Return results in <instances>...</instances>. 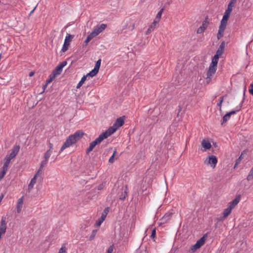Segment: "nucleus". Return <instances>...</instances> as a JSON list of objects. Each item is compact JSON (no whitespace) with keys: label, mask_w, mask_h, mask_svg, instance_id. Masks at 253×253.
I'll return each instance as SVG.
<instances>
[{"label":"nucleus","mask_w":253,"mask_h":253,"mask_svg":"<svg viewBox=\"0 0 253 253\" xmlns=\"http://www.w3.org/2000/svg\"><path fill=\"white\" fill-rule=\"evenodd\" d=\"M205 242V238L204 236L198 240L196 244L192 245L190 248V251L192 253L195 252L197 249H199L202 246L204 245Z\"/></svg>","instance_id":"9d476101"},{"label":"nucleus","mask_w":253,"mask_h":253,"mask_svg":"<svg viewBox=\"0 0 253 253\" xmlns=\"http://www.w3.org/2000/svg\"><path fill=\"white\" fill-rule=\"evenodd\" d=\"M124 124V117H120L117 119L115 123L114 124V126L116 127L117 128H119L121 126H122Z\"/></svg>","instance_id":"6ab92c4d"},{"label":"nucleus","mask_w":253,"mask_h":253,"mask_svg":"<svg viewBox=\"0 0 253 253\" xmlns=\"http://www.w3.org/2000/svg\"><path fill=\"white\" fill-rule=\"evenodd\" d=\"M104 221V220H103V219L100 217L97 220H96L95 224L96 226L99 227L101 225Z\"/></svg>","instance_id":"c9c22d12"},{"label":"nucleus","mask_w":253,"mask_h":253,"mask_svg":"<svg viewBox=\"0 0 253 253\" xmlns=\"http://www.w3.org/2000/svg\"><path fill=\"white\" fill-rule=\"evenodd\" d=\"M34 74H35V72H33V71H32V72H30L29 76L30 77H32V76H33L34 75Z\"/></svg>","instance_id":"49530a36"},{"label":"nucleus","mask_w":253,"mask_h":253,"mask_svg":"<svg viewBox=\"0 0 253 253\" xmlns=\"http://www.w3.org/2000/svg\"><path fill=\"white\" fill-rule=\"evenodd\" d=\"M42 168L40 167V169H39L38 171H39V172H41L42 170Z\"/></svg>","instance_id":"8fccbe9b"},{"label":"nucleus","mask_w":253,"mask_h":253,"mask_svg":"<svg viewBox=\"0 0 253 253\" xmlns=\"http://www.w3.org/2000/svg\"><path fill=\"white\" fill-rule=\"evenodd\" d=\"M135 28V22L134 20L128 19L126 21L125 27L123 28V31L124 33L130 34Z\"/></svg>","instance_id":"20e7f679"},{"label":"nucleus","mask_w":253,"mask_h":253,"mask_svg":"<svg viewBox=\"0 0 253 253\" xmlns=\"http://www.w3.org/2000/svg\"><path fill=\"white\" fill-rule=\"evenodd\" d=\"M106 26V25L104 24H102L101 25L96 26L95 27L94 30L92 32V34H93L95 36H97L105 29Z\"/></svg>","instance_id":"2eb2a0df"},{"label":"nucleus","mask_w":253,"mask_h":253,"mask_svg":"<svg viewBox=\"0 0 253 253\" xmlns=\"http://www.w3.org/2000/svg\"><path fill=\"white\" fill-rule=\"evenodd\" d=\"M101 189V187H99L98 188V189H99V190H100Z\"/></svg>","instance_id":"5fc2aeb1"},{"label":"nucleus","mask_w":253,"mask_h":253,"mask_svg":"<svg viewBox=\"0 0 253 253\" xmlns=\"http://www.w3.org/2000/svg\"><path fill=\"white\" fill-rule=\"evenodd\" d=\"M87 76L86 75H84L81 79V81H80V82L78 84L76 87L77 88H80L82 85L84 83V82L87 79Z\"/></svg>","instance_id":"393cba45"},{"label":"nucleus","mask_w":253,"mask_h":253,"mask_svg":"<svg viewBox=\"0 0 253 253\" xmlns=\"http://www.w3.org/2000/svg\"><path fill=\"white\" fill-rule=\"evenodd\" d=\"M67 64V63L66 61H63L61 62L53 71L52 73L56 76L59 75L61 73L63 67H64Z\"/></svg>","instance_id":"ddd939ff"},{"label":"nucleus","mask_w":253,"mask_h":253,"mask_svg":"<svg viewBox=\"0 0 253 253\" xmlns=\"http://www.w3.org/2000/svg\"><path fill=\"white\" fill-rule=\"evenodd\" d=\"M113 246H110L109 249H108V251H107V253H112L113 252Z\"/></svg>","instance_id":"c03bdc74"},{"label":"nucleus","mask_w":253,"mask_h":253,"mask_svg":"<svg viewBox=\"0 0 253 253\" xmlns=\"http://www.w3.org/2000/svg\"><path fill=\"white\" fill-rule=\"evenodd\" d=\"M224 96L220 97L219 98V102L217 104V106L220 107V109H219L220 110H221V107L222 103L224 100Z\"/></svg>","instance_id":"473e14b6"},{"label":"nucleus","mask_w":253,"mask_h":253,"mask_svg":"<svg viewBox=\"0 0 253 253\" xmlns=\"http://www.w3.org/2000/svg\"><path fill=\"white\" fill-rule=\"evenodd\" d=\"M35 8H36V7H35V8L33 9V10H32V11H31V13H33V11L35 10Z\"/></svg>","instance_id":"603ef678"},{"label":"nucleus","mask_w":253,"mask_h":253,"mask_svg":"<svg viewBox=\"0 0 253 253\" xmlns=\"http://www.w3.org/2000/svg\"><path fill=\"white\" fill-rule=\"evenodd\" d=\"M234 5L230 2L228 3L227 8L224 12L222 20L227 22Z\"/></svg>","instance_id":"9b49d317"},{"label":"nucleus","mask_w":253,"mask_h":253,"mask_svg":"<svg viewBox=\"0 0 253 253\" xmlns=\"http://www.w3.org/2000/svg\"><path fill=\"white\" fill-rule=\"evenodd\" d=\"M37 175H35L34 177L31 179L28 185V191L30 192L31 190L33 188L34 184L36 183Z\"/></svg>","instance_id":"4be33fe9"},{"label":"nucleus","mask_w":253,"mask_h":253,"mask_svg":"<svg viewBox=\"0 0 253 253\" xmlns=\"http://www.w3.org/2000/svg\"><path fill=\"white\" fill-rule=\"evenodd\" d=\"M241 199V196L238 195L233 200L229 202L227 208L224 210L223 215L217 218L218 221H223L231 213L233 209L239 203Z\"/></svg>","instance_id":"7ed1b4c3"},{"label":"nucleus","mask_w":253,"mask_h":253,"mask_svg":"<svg viewBox=\"0 0 253 253\" xmlns=\"http://www.w3.org/2000/svg\"><path fill=\"white\" fill-rule=\"evenodd\" d=\"M225 47V42H222L217 49L215 54L212 58L211 62L209 67L206 78V82L209 84L211 80L212 76L214 75L217 70V65L219 57L223 54Z\"/></svg>","instance_id":"f257e3e1"},{"label":"nucleus","mask_w":253,"mask_h":253,"mask_svg":"<svg viewBox=\"0 0 253 253\" xmlns=\"http://www.w3.org/2000/svg\"><path fill=\"white\" fill-rule=\"evenodd\" d=\"M40 172H39V171H38L35 174V175H37V177L38 176V175H39V174L40 173Z\"/></svg>","instance_id":"3c124183"},{"label":"nucleus","mask_w":253,"mask_h":253,"mask_svg":"<svg viewBox=\"0 0 253 253\" xmlns=\"http://www.w3.org/2000/svg\"><path fill=\"white\" fill-rule=\"evenodd\" d=\"M242 154H241V155L239 157V159L237 160V162H236V164H237L241 160V159H242Z\"/></svg>","instance_id":"de8ad7c7"},{"label":"nucleus","mask_w":253,"mask_h":253,"mask_svg":"<svg viewBox=\"0 0 253 253\" xmlns=\"http://www.w3.org/2000/svg\"><path fill=\"white\" fill-rule=\"evenodd\" d=\"M47 162H48V161H46L45 159H44V161H42L41 162L40 167L43 168L44 166H45L46 165Z\"/></svg>","instance_id":"79ce46f5"},{"label":"nucleus","mask_w":253,"mask_h":253,"mask_svg":"<svg viewBox=\"0 0 253 253\" xmlns=\"http://www.w3.org/2000/svg\"><path fill=\"white\" fill-rule=\"evenodd\" d=\"M11 159L9 157H8L7 156L5 157L4 159V162H3V165L2 168H4L5 169H8L9 164L10 162Z\"/></svg>","instance_id":"b1692460"},{"label":"nucleus","mask_w":253,"mask_h":253,"mask_svg":"<svg viewBox=\"0 0 253 253\" xmlns=\"http://www.w3.org/2000/svg\"><path fill=\"white\" fill-rule=\"evenodd\" d=\"M52 152L51 151L47 150L44 154V159H45L46 161H48Z\"/></svg>","instance_id":"7c9ffc66"},{"label":"nucleus","mask_w":253,"mask_h":253,"mask_svg":"<svg viewBox=\"0 0 253 253\" xmlns=\"http://www.w3.org/2000/svg\"><path fill=\"white\" fill-rule=\"evenodd\" d=\"M99 70L94 68L93 70H92L89 73L87 74L86 76L87 77L90 76L91 77H93L95 76L98 72Z\"/></svg>","instance_id":"a878e982"},{"label":"nucleus","mask_w":253,"mask_h":253,"mask_svg":"<svg viewBox=\"0 0 253 253\" xmlns=\"http://www.w3.org/2000/svg\"><path fill=\"white\" fill-rule=\"evenodd\" d=\"M103 140L102 137L99 135L97 138L90 143L89 147L86 150V154H88L97 145L99 144Z\"/></svg>","instance_id":"39448f33"},{"label":"nucleus","mask_w":253,"mask_h":253,"mask_svg":"<svg viewBox=\"0 0 253 253\" xmlns=\"http://www.w3.org/2000/svg\"><path fill=\"white\" fill-rule=\"evenodd\" d=\"M2 170L0 172V180L4 177L7 170V169L4 168H2Z\"/></svg>","instance_id":"2f4dec72"},{"label":"nucleus","mask_w":253,"mask_h":253,"mask_svg":"<svg viewBox=\"0 0 253 253\" xmlns=\"http://www.w3.org/2000/svg\"><path fill=\"white\" fill-rule=\"evenodd\" d=\"M202 145L206 150L210 149L211 147V145L210 141L206 139H204L202 141Z\"/></svg>","instance_id":"5701e85b"},{"label":"nucleus","mask_w":253,"mask_h":253,"mask_svg":"<svg viewBox=\"0 0 253 253\" xmlns=\"http://www.w3.org/2000/svg\"><path fill=\"white\" fill-rule=\"evenodd\" d=\"M101 60L100 59H98L96 63H95V66L94 68H96V69L97 70H99V68H100V65H101Z\"/></svg>","instance_id":"f704fd0d"},{"label":"nucleus","mask_w":253,"mask_h":253,"mask_svg":"<svg viewBox=\"0 0 253 253\" xmlns=\"http://www.w3.org/2000/svg\"><path fill=\"white\" fill-rule=\"evenodd\" d=\"M46 87V86H45V84L44 85H43V88L44 89H45V88Z\"/></svg>","instance_id":"864d4df0"},{"label":"nucleus","mask_w":253,"mask_h":253,"mask_svg":"<svg viewBox=\"0 0 253 253\" xmlns=\"http://www.w3.org/2000/svg\"><path fill=\"white\" fill-rule=\"evenodd\" d=\"M236 1L237 0H231L229 2L235 4V3L236 2Z\"/></svg>","instance_id":"09e8293b"},{"label":"nucleus","mask_w":253,"mask_h":253,"mask_svg":"<svg viewBox=\"0 0 253 253\" xmlns=\"http://www.w3.org/2000/svg\"><path fill=\"white\" fill-rule=\"evenodd\" d=\"M253 179V170L251 169L250 173L249 174L248 176H247V179L248 180H251Z\"/></svg>","instance_id":"e433bc0d"},{"label":"nucleus","mask_w":253,"mask_h":253,"mask_svg":"<svg viewBox=\"0 0 253 253\" xmlns=\"http://www.w3.org/2000/svg\"><path fill=\"white\" fill-rule=\"evenodd\" d=\"M66 252V248L65 246H62L59 250L58 253H65Z\"/></svg>","instance_id":"58836bf2"},{"label":"nucleus","mask_w":253,"mask_h":253,"mask_svg":"<svg viewBox=\"0 0 253 253\" xmlns=\"http://www.w3.org/2000/svg\"><path fill=\"white\" fill-rule=\"evenodd\" d=\"M205 242V238L204 236L198 240L196 244L192 245L190 248V251L192 253L195 252L197 249H199L202 246L204 245Z\"/></svg>","instance_id":"1a4fd4ad"},{"label":"nucleus","mask_w":253,"mask_h":253,"mask_svg":"<svg viewBox=\"0 0 253 253\" xmlns=\"http://www.w3.org/2000/svg\"><path fill=\"white\" fill-rule=\"evenodd\" d=\"M163 10V8H162L158 12V13L157 14L156 19L155 20H156V19H158V20H159V19L161 18ZM158 21L159 22V21Z\"/></svg>","instance_id":"72a5a7b5"},{"label":"nucleus","mask_w":253,"mask_h":253,"mask_svg":"<svg viewBox=\"0 0 253 253\" xmlns=\"http://www.w3.org/2000/svg\"><path fill=\"white\" fill-rule=\"evenodd\" d=\"M49 151H51L52 152V149H53V145L52 143H49Z\"/></svg>","instance_id":"a18cd8bd"},{"label":"nucleus","mask_w":253,"mask_h":253,"mask_svg":"<svg viewBox=\"0 0 253 253\" xmlns=\"http://www.w3.org/2000/svg\"><path fill=\"white\" fill-rule=\"evenodd\" d=\"M23 203V197L20 198L18 200L16 205V209L18 213H20L21 211Z\"/></svg>","instance_id":"412c9836"},{"label":"nucleus","mask_w":253,"mask_h":253,"mask_svg":"<svg viewBox=\"0 0 253 253\" xmlns=\"http://www.w3.org/2000/svg\"><path fill=\"white\" fill-rule=\"evenodd\" d=\"M84 132L82 131H77L75 132L73 134L70 135L69 136L65 142L64 143L63 145L62 146L60 153L63 151L66 148L69 147L72 145L75 144L77 142H78L84 135Z\"/></svg>","instance_id":"f03ea898"},{"label":"nucleus","mask_w":253,"mask_h":253,"mask_svg":"<svg viewBox=\"0 0 253 253\" xmlns=\"http://www.w3.org/2000/svg\"><path fill=\"white\" fill-rule=\"evenodd\" d=\"M209 22L206 19L203 22L202 26H201L198 29H197V33L198 34H201L207 28Z\"/></svg>","instance_id":"a211bd4d"},{"label":"nucleus","mask_w":253,"mask_h":253,"mask_svg":"<svg viewBox=\"0 0 253 253\" xmlns=\"http://www.w3.org/2000/svg\"><path fill=\"white\" fill-rule=\"evenodd\" d=\"M7 226L6 222V217L2 216L0 223V236L5 234L6 231Z\"/></svg>","instance_id":"4468645a"},{"label":"nucleus","mask_w":253,"mask_h":253,"mask_svg":"<svg viewBox=\"0 0 253 253\" xmlns=\"http://www.w3.org/2000/svg\"><path fill=\"white\" fill-rule=\"evenodd\" d=\"M94 37H95L93 34H92V33H91L90 34H89L85 39L84 42L86 44H87L88 42H90V41Z\"/></svg>","instance_id":"c756f323"},{"label":"nucleus","mask_w":253,"mask_h":253,"mask_svg":"<svg viewBox=\"0 0 253 253\" xmlns=\"http://www.w3.org/2000/svg\"><path fill=\"white\" fill-rule=\"evenodd\" d=\"M126 195L127 192L126 191H125L124 194H123L122 196L120 197V199L122 200H124L126 198Z\"/></svg>","instance_id":"a19ab883"},{"label":"nucleus","mask_w":253,"mask_h":253,"mask_svg":"<svg viewBox=\"0 0 253 253\" xmlns=\"http://www.w3.org/2000/svg\"><path fill=\"white\" fill-rule=\"evenodd\" d=\"M74 36V35L67 34L65 39L64 40L63 45L61 49L62 52H65L68 50L70 42H71L72 39L73 38Z\"/></svg>","instance_id":"0eeeda50"},{"label":"nucleus","mask_w":253,"mask_h":253,"mask_svg":"<svg viewBox=\"0 0 253 253\" xmlns=\"http://www.w3.org/2000/svg\"><path fill=\"white\" fill-rule=\"evenodd\" d=\"M109 211V207L106 208L104 209V210L102 212L100 218L103 219V220H105V218H106V217L107 216V215L108 214Z\"/></svg>","instance_id":"bb28decb"},{"label":"nucleus","mask_w":253,"mask_h":253,"mask_svg":"<svg viewBox=\"0 0 253 253\" xmlns=\"http://www.w3.org/2000/svg\"><path fill=\"white\" fill-rule=\"evenodd\" d=\"M158 23V21L154 20L153 23L149 27L147 31L146 32V35H149L152 31L154 30L156 28V24Z\"/></svg>","instance_id":"aec40b11"},{"label":"nucleus","mask_w":253,"mask_h":253,"mask_svg":"<svg viewBox=\"0 0 253 253\" xmlns=\"http://www.w3.org/2000/svg\"><path fill=\"white\" fill-rule=\"evenodd\" d=\"M97 232V230H93L92 232V234L89 237L90 240H92L95 237Z\"/></svg>","instance_id":"4c0bfd02"},{"label":"nucleus","mask_w":253,"mask_h":253,"mask_svg":"<svg viewBox=\"0 0 253 253\" xmlns=\"http://www.w3.org/2000/svg\"><path fill=\"white\" fill-rule=\"evenodd\" d=\"M155 236H156V229H154L152 231V233H151V237L152 239H154L155 237Z\"/></svg>","instance_id":"37998d69"},{"label":"nucleus","mask_w":253,"mask_h":253,"mask_svg":"<svg viewBox=\"0 0 253 253\" xmlns=\"http://www.w3.org/2000/svg\"><path fill=\"white\" fill-rule=\"evenodd\" d=\"M56 76L52 73L49 77V79L46 80L45 86H47L48 84L50 83L56 77Z\"/></svg>","instance_id":"cd10ccee"},{"label":"nucleus","mask_w":253,"mask_h":253,"mask_svg":"<svg viewBox=\"0 0 253 253\" xmlns=\"http://www.w3.org/2000/svg\"><path fill=\"white\" fill-rule=\"evenodd\" d=\"M171 215V213H166L165 215L163 216V219L165 220H167L169 219L170 216Z\"/></svg>","instance_id":"ea45409f"},{"label":"nucleus","mask_w":253,"mask_h":253,"mask_svg":"<svg viewBox=\"0 0 253 253\" xmlns=\"http://www.w3.org/2000/svg\"><path fill=\"white\" fill-rule=\"evenodd\" d=\"M118 128H116L114 125L109 127L106 131L105 132H103L101 134H100V136L102 137V138L104 140V139L107 138L109 136H110L111 135H112L113 133H114Z\"/></svg>","instance_id":"6e6552de"},{"label":"nucleus","mask_w":253,"mask_h":253,"mask_svg":"<svg viewBox=\"0 0 253 253\" xmlns=\"http://www.w3.org/2000/svg\"><path fill=\"white\" fill-rule=\"evenodd\" d=\"M237 109L235 111H231L229 113H227L225 114L223 117V123L221 124H223V123L226 122L228 121L232 115L236 114V113L238 111H239L241 108V106L236 107Z\"/></svg>","instance_id":"dca6fc26"},{"label":"nucleus","mask_w":253,"mask_h":253,"mask_svg":"<svg viewBox=\"0 0 253 253\" xmlns=\"http://www.w3.org/2000/svg\"><path fill=\"white\" fill-rule=\"evenodd\" d=\"M20 150V146L19 145L14 146V147L11 150V152L9 155H6L8 157L10 158L11 159H13L16 157L17 154Z\"/></svg>","instance_id":"f3484780"},{"label":"nucleus","mask_w":253,"mask_h":253,"mask_svg":"<svg viewBox=\"0 0 253 253\" xmlns=\"http://www.w3.org/2000/svg\"><path fill=\"white\" fill-rule=\"evenodd\" d=\"M205 164L214 168L217 163V159L214 155L209 156L204 161Z\"/></svg>","instance_id":"423d86ee"},{"label":"nucleus","mask_w":253,"mask_h":253,"mask_svg":"<svg viewBox=\"0 0 253 253\" xmlns=\"http://www.w3.org/2000/svg\"><path fill=\"white\" fill-rule=\"evenodd\" d=\"M117 153V150H115L114 152H113V155L111 156V157L109 158V162L110 163H113L115 160H116L117 158H116L115 159V155L116 154V153Z\"/></svg>","instance_id":"c85d7f7f"},{"label":"nucleus","mask_w":253,"mask_h":253,"mask_svg":"<svg viewBox=\"0 0 253 253\" xmlns=\"http://www.w3.org/2000/svg\"><path fill=\"white\" fill-rule=\"evenodd\" d=\"M227 23V22L224 21L222 20H221L218 33L217 35V38L218 40L220 39L222 37H223V34L225 30Z\"/></svg>","instance_id":"f8f14e48"}]
</instances>
